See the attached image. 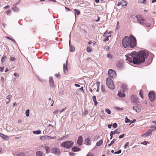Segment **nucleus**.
Returning a JSON list of instances; mask_svg holds the SVG:
<instances>
[{
  "instance_id": "f257e3e1",
  "label": "nucleus",
  "mask_w": 156,
  "mask_h": 156,
  "mask_svg": "<svg viewBox=\"0 0 156 156\" xmlns=\"http://www.w3.org/2000/svg\"><path fill=\"white\" fill-rule=\"evenodd\" d=\"M149 55L148 52L146 51H140L137 53L136 51L125 55L126 59L129 62H133L134 64H140L143 62Z\"/></svg>"
},
{
  "instance_id": "f03ea898",
  "label": "nucleus",
  "mask_w": 156,
  "mask_h": 156,
  "mask_svg": "<svg viewBox=\"0 0 156 156\" xmlns=\"http://www.w3.org/2000/svg\"><path fill=\"white\" fill-rule=\"evenodd\" d=\"M136 40L135 37L132 35L129 37L125 36L122 39V46L127 49L133 48L136 46Z\"/></svg>"
},
{
  "instance_id": "7ed1b4c3",
  "label": "nucleus",
  "mask_w": 156,
  "mask_h": 156,
  "mask_svg": "<svg viewBox=\"0 0 156 156\" xmlns=\"http://www.w3.org/2000/svg\"><path fill=\"white\" fill-rule=\"evenodd\" d=\"M106 83L108 88L111 90L114 89V85L112 80L110 78H107L106 80Z\"/></svg>"
},
{
  "instance_id": "20e7f679",
  "label": "nucleus",
  "mask_w": 156,
  "mask_h": 156,
  "mask_svg": "<svg viewBox=\"0 0 156 156\" xmlns=\"http://www.w3.org/2000/svg\"><path fill=\"white\" fill-rule=\"evenodd\" d=\"M73 144V142L71 141H69L62 142L61 144V146L62 147L66 148H69L72 146Z\"/></svg>"
},
{
  "instance_id": "39448f33",
  "label": "nucleus",
  "mask_w": 156,
  "mask_h": 156,
  "mask_svg": "<svg viewBox=\"0 0 156 156\" xmlns=\"http://www.w3.org/2000/svg\"><path fill=\"white\" fill-rule=\"evenodd\" d=\"M108 74L109 76L113 78L115 77L116 75L115 72L111 69H110L108 70Z\"/></svg>"
},
{
  "instance_id": "423d86ee",
  "label": "nucleus",
  "mask_w": 156,
  "mask_h": 156,
  "mask_svg": "<svg viewBox=\"0 0 156 156\" xmlns=\"http://www.w3.org/2000/svg\"><path fill=\"white\" fill-rule=\"evenodd\" d=\"M137 20L139 23L142 25H144L145 24L144 21L145 20L143 18H142L141 16L140 15H138L136 16Z\"/></svg>"
},
{
  "instance_id": "0eeeda50",
  "label": "nucleus",
  "mask_w": 156,
  "mask_h": 156,
  "mask_svg": "<svg viewBox=\"0 0 156 156\" xmlns=\"http://www.w3.org/2000/svg\"><path fill=\"white\" fill-rule=\"evenodd\" d=\"M51 152L56 155H58L60 153V150L58 148L55 147L51 149Z\"/></svg>"
},
{
  "instance_id": "6e6552de",
  "label": "nucleus",
  "mask_w": 156,
  "mask_h": 156,
  "mask_svg": "<svg viewBox=\"0 0 156 156\" xmlns=\"http://www.w3.org/2000/svg\"><path fill=\"white\" fill-rule=\"evenodd\" d=\"M148 96L150 100L153 102L155 100V94L154 93L151 92L148 94Z\"/></svg>"
},
{
  "instance_id": "1a4fd4ad",
  "label": "nucleus",
  "mask_w": 156,
  "mask_h": 156,
  "mask_svg": "<svg viewBox=\"0 0 156 156\" xmlns=\"http://www.w3.org/2000/svg\"><path fill=\"white\" fill-rule=\"evenodd\" d=\"M131 101L133 103H139V100L137 97L132 95L131 96Z\"/></svg>"
},
{
  "instance_id": "9d476101",
  "label": "nucleus",
  "mask_w": 156,
  "mask_h": 156,
  "mask_svg": "<svg viewBox=\"0 0 156 156\" xmlns=\"http://www.w3.org/2000/svg\"><path fill=\"white\" fill-rule=\"evenodd\" d=\"M49 80L50 86L51 87H54L55 85L52 77V76L50 77Z\"/></svg>"
},
{
  "instance_id": "9b49d317",
  "label": "nucleus",
  "mask_w": 156,
  "mask_h": 156,
  "mask_svg": "<svg viewBox=\"0 0 156 156\" xmlns=\"http://www.w3.org/2000/svg\"><path fill=\"white\" fill-rule=\"evenodd\" d=\"M153 131V129H149L148 130L147 132L144 133L142 135V136H150L151 135Z\"/></svg>"
},
{
  "instance_id": "f8f14e48",
  "label": "nucleus",
  "mask_w": 156,
  "mask_h": 156,
  "mask_svg": "<svg viewBox=\"0 0 156 156\" xmlns=\"http://www.w3.org/2000/svg\"><path fill=\"white\" fill-rule=\"evenodd\" d=\"M77 143L80 145H81L83 143V137L81 136H80L78 137Z\"/></svg>"
},
{
  "instance_id": "ddd939ff",
  "label": "nucleus",
  "mask_w": 156,
  "mask_h": 156,
  "mask_svg": "<svg viewBox=\"0 0 156 156\" xmlns=\"http://www.w3.org/2000/svg\"><path fill=\"white\" fill-rule=\"evenodd\" d=\"M67 63H68V61H67V60L66 61V64L64 63L63 64V69L64 72L65 73H66L68 71V69H67Z\"/></svg>"
},
{
  "instance_id": "4468645a",
  "label": "nucleus",
  "mask_w": 156,
  "mask_h": 156,
  "mask_svg": "<svg viewBox=\"0 0 156 156\" xmlns=\"http://www.w3.org/2000/svg\"><path fill=\"white\" fill-rule=\"evenodd\" d=\"M69 44L70 47L69 50L70 52H73L75 50V48L72 45L70 44V41L69 40Z\"/></svg>"
},
{
  "instance_id": "2eb2a0df",
  "label": "nucleus",
  "mask_w": 156,
  "mask_h": 156,
  "mask_svg": "<svg viewBox=\"0 0 156 156\" xmlns=\"http://www.w3.org/2000/svg\"><path fill=\"white\" fill-rule=\"evenodd\" d=\"M124 92L123 91H121L120 90L119 92H118V95L120 97H124L125 95Z\"/></svg>"
},
{
  "instance_id": "dca6fc26",
  "label": "nucleus",
  "mask_w": 156,
  "mask_h": 156,
  "mask_svg": "<svg viewBox=\"0 0 156 156\" xmlns=\"http://www.w3.org/2000/svg\"><path fill=\"white\" fill-rule=\"evenodd\" d=\"M90 139L89 137H87L85 139V143L87 145H89L90 144Z\"/></svg>"
},
{
  "instance_id": "f3484780",
  "label": "nucleus",
  "mask_w": 156,
  "mask_h": 156,
  "mask_svg": "<svg viewBox=\"0 0 156 156\" xmlns=\"http://www.w3.org/2000/svg\"><path fill=\"white\" fill-rule=\"evenodd\" d=\"M0 136L3 139L7 140L9 139V137L5 135L2 133H0Z\"/></svg>"
},
{
  "instance_id": "a211bd4d",
  "label": "nucleus",
  "mask_w": 156,
  "mask_h": 156,
  "mask_svg": "<svg viewBox=\"0 0 156 156\" xmlns=\"http://www.w3.org/2000/svg\"><path fill=\"white\" fill-rule=\"evenodd\" d=\"M133 109L135 110L137 112H139L140 109L137 106H134L133 107Z\"/></svg>"
},
{
  "instance_id": "6ab92c4d",
  "label": "nucleus",
  "mask_w": 156,
  "mask_h": 156,
  "mask_svg": "<svg viewBox=\"0 0 156 156\" xmlns=\"http://www.w3.org/2000/svg\"><path fill=\"white\" fill-rule=\"evenodd\" d=\"M103 140L102 139H101L99 141L97 142L96 143V146H100L103 143Z\"/></svg>"
},
{
  "instance_id": "aec40b11",
  "label": "nucleus",
  "mask_w": 156,
  "mask_h": 156,
  "mask_svg": "<svg viewBox=\"0 0 156 156\" xmlns=\"http://www.w3.org/2000/svg\"><path fill=\"white\" fill-rule=\"evenodd\" d=\"M36 156H42L43 154V152L41 151H38L36 152Z\"/></svg>"
},
{
  "instance_id": "412c9836",
  "label": "nucleus",
  "mask_w": 156,
  "mask_h": 156,
  "mask_svg": "<svg viewBox=\"0 0 156 156\" xmlns=\"http://www.w3.org/2000/svg\"><path fill=\"white\" fill-rule=\"evenodd\" d=\"M72 150L73 151L76 152L80 151V149L78 147H74L73 148Z\"/></svg>"
},
{
  "instance_id": "4be33fe9",
  "label": "nucleus",
  "mask_w": 156,
  "mask_h": 156,
  "mask_svg": "<svg viewBox=\"0 0 156 156\" xmlns=\"http://www.w3.org/2000/svg\"><path fill=\"white\" fill-rule=\"evenodd\" d=\"M74 11H75V17L76 18V15H79L80 13V11L77 10V9H74Z\"/></svg>"
},
{
  "instance_id": "5701e85b",
  "label": "nucleus",
  "mask_w": 156,
  "mask_h": 156,
  "mask_svg": "<svg viewBox=\"0 0 156 156\" xmlns=\"http://www.w3.org/2000/svg\"><path fill=\"white\" fill-rule=\"evenodd\" d=\"M127 4V2L124 0L122 1V5L123 6H126Z\"/></svg>"
},
{
  "instance_id": "b1692460",
  "label": "nucleus",
  "mask_w": 156,
  "mask_h": 156,
  "mask_svg": "<svg viewBox=\"0 0 156 156\" xmlns=\"http://www.w3.org/2000/svg\"><path fill=\"white\" fill-rule=\"evenodd\" d=\"M33 133L34 134H40L41 133V131L38 130L37 131H34L33 132Z\"/></svg>"
},
{
  "instance_id": "393cba45",
  "label": "nucleus",
  "mask_w": 156,
  "mask_h": 156,
  "mask_svg": "<svg viewBox=\"0 0 156 156\" xmlns=\"http://www.w3.org/2000/svg\"><path fill=\"white\" fill-rule=\"evenodd\" d=\"M122 88H123V90L122 91L124 92L127 89V86L125 84H123L122 85Z\"/></svg>"
},
{
  "instance_id": "a878e982",
  "label": "nucleus",
  "mask_w": 156,
  "mask_h": 156,
  "mask_svg": "<svg viewBox=\"0 0 156 156\" xmlns=\"http://www.w3.org/2000/svg\"><path fill=\"white\" fill-rule=\"evenodd\" d=\"M12 10L14 11H17L19 10V9L16 6L12 8Z\"/></svg>"
},
{
  "instance_id": "bb28decb",
  "label": "nucleus",
  "mask_w": 156,
  "mask_h": 156,
  "mask_svg": "<svg viewBox=\"0 0 156 156\" xmlns=\"http://www.w3.org/2000/svg\"><path fill=\"white\" fill-rule=\"evenodd\" d=\"M44 149L48 153L49 152V151L50 149L49 147L48 146H45Z\"/></svg>"
},
{
  "instance_id": "cd10ccee",
  "label": "nucleus",
  "mask_w": 156,
  "mask_h": 156,
  "mask_svg": "<svg viewBox=\"0 0 156 156\" xmlns=\"http://www.w3.org/2000/svg\"><path fill=\"white\" fill-rule=\"evenodd\" d=\"M112 133H113V134H116V133H118L119 134L120 133V132L119 131H118V129H116L115 131H111Z\"/></svg>"
},
{
  "instance_id": "c85d7f7f",
  "label": "nucleus",
  "mask_w": 156,
  "mask_h": 156,
  "mask_svg": "<svg viewBox=\"0 0 156 156\" xmlns=\"http://www.w3.org/2000/svg\"><path fill=\"white\" fill-rule=\"evenodd\" d=\"M87 51L88 52H91L92 51V49L89 46H87Z\"/></svg>"
},
{
  "instance_id": "c756f323",
  "label": "nucleus",
  "mask_w": 156,
  "mask_h": 156,
  "mask_svg": "<svg viewBox=\"0 0 156 156\" xmlns=\"http://www.w3.org/2000/svg\"><path fill=\"white\" fill-rule=\"evenodd\" d=\"M48 137V136H42L40 137V138L42 140H44L45 139L47 138Z\"/></svg>"
},
{
  "instance_id": "7c9ffc66",
  "label": "nucleus",
  "mask_w": 156,
  "mask_h": 156,
  "mask_svg": "<svg viewBox=\"0 0 156 156\" xmlns=\"http://www.w3.org/2000/svg\"><path fill=\"white\" fill-rule=\"evenodd\" d=\"M12 98V96L11 95H8L6 97V99H8L9 101H10L11 99Z\"/></svg>"
},
{
  "instance_id": "2f4dec72",
  "label": "nucleus",
  "mask_w": 156,
  "mask_h": 156,
  "mask_svg": "<svg viewBox=\"0 0 156 156\" xmlns=\"http://www.w3.org/2000/svg\"><path fill=\"white\" fill-rule=\"evenodd\" d=\"M30 111L29 109H27L26 112V115L27 117H28L29 116Z\"/></svg>"
},
{
  "instance_id": "473e14b6",
  "label": "nucleus",
  "mask_w": 156,
  "mask_h": 156,
  "mask_svg": "<svg viewBox=\"0 0 156 156\" xmlns=\"http://www.w3.org/2000/svg\"><path fill=\"white\" fill-rule=\"evenodd\" d=\"M142 92H143L142 90H141L140 91L139 94H140V96L142 98H143V94H142Z\"/></svg>"
},
{
  "instance_id": "72a5a7b5",
  "label": "nucleus",
  "mask_w": 156,
  "mask_h": 156,
  "mask_svg": "<svg viewBox=\"0 0 156 156\" xmlns=\"http://www.w3.org/2000/svg\"><path fill=\"white\" fill-rule=\"evenodd\" d=\"M131 121L130 120V119H129L127 117H126L125 119V122L126 123L130 122Z\"/></svg>"
},
{
  "instance_id": "f704fd0d",
  "label": "nucleus",
  "mask_w": 156,
  "mask_h": 156,
  "mask_svg": "<svg viewBox=\"0 0 156 156\" xmlns=\"http://www.w3.org/2000/svg\"><path fill=\"white\" fill-rule=\"evenodd\" d=\"M105 111L108 114H110L111 113L110 110L108 108L105 109Z\"/></svg>"
},
{
  "instance_id": "c9c22d12",
  "label": "nucleus",
  "mask_w": 156,
  "mask_h": 156,
  "mask_svg": "<svg viewBox=\"0 0 156 156\" xmlns=\"http://www.w3.org/2000/svg\"><path fill=\"white\" fill-rule=\"evenodd\" d=\"M101 90L103 92H104L105 91V87L103 85H102L101 86Z\"/></svg>"
},
{
  "instance_id": "e433bc0d",
  "label": "nucleus",
  "mask_w": 156,
  "mask_h": 156,
  "mask_svg": "<svg viewBox=\"0 0 156 156\" xmlns=\"http://www.w3.org/2000/svg\"><path fill=\"white\" fill-rule=\"evenodd\" d=\"M109 49V47L108 46H106L104 48V50L106 51H107Z\"/></svg>"
},
{
  "instance_id": "4c0bfd02",
  "label": "nucleus",
  "mask_w": 156,
  "mask_h": 156,
  "mask_svg": "<svg viewBox=\"0 0 156 156\" xmlns=\"http://www.w3.org/2000/svg\"><path fill=\"white\" fill-rule=\"evenodd\" d=\"M6 59V56H5L3 57L1 59V61L2 62H3V61H5Z\"/></svg>"
},
{
  "instance_id": "58836bf2",
  "label": "nucleus",
  "mask_w": 156,
  "mask_h": 156,
  "mask_svg": "<svg viewBox=\"0 0 156 156\" xmlns=\"http://www.w3.org/2000/svg\"><path fill=\"white\" fill-rule=\"evenodd\" d=\"M6 13L7 14V15H8L9 14H11V10H7L6 11Z\"/></svg>"
},
{
  "instance_id": "ea45409f",
  "label": "nucleus",
  "mask_w": 156,
  "mask_h": 156,
  "mask_svg": "<svg viewBox=\"0 0 156 156\" xmlns=\"http://www.w3.org/2000/svg\"><path fill=\"white\" fill-rule=\"evenodd\" d=\"M147 143H149V142L147 141H144L143 142H142L141 143V144H144V145H146Z\"/></svg>"
},
{
  "instance_id": "a19ab883",
  "label": "nucleus",
  "mask_w": 156,
  "mask_h": 156,
  "mask_svg": "<svg viewBox=\"0 0 156 156\" xmlns=\"http://www.w3.org/2000/svg\"><path fill=\"white\" fill-rule=\"evenodd\" d=\"M37 79H38L40 81L42 82H44L45 81V80L44 79H43L42 78H41L39 77H38L37 78Z\"/></svg>"
},
{
  "instance_id": "79ce46f5",
  "label": "nucleus",
  "mask_w": 156,
  "mask_h": 156,
  "mask_svg": "<svg viewBox=\"0 0 156 156\" xmlns=\"http://www.w3.org/2000/svg\"><path fill=\"white\" fill-rule=\"evenodd\" d=\"M6 38L9 40L12 41L14 42V43H15V41L13 39L7 36V37H6Z\"/></svg>"
},
{
  "instance_id": "37998d69",
  "label": "nucleus",
  "mask_w": 156,
  "mask_h": 156,
  "mask_svg": "<svg viewBox=\"0 0 156 156\" xmlns=\"http://www.w3.org/2000/svg\"><path fill=\"white\" fill-rule=\"evenodd\" d=\"M122 152V151L121 150H118L117 151H116L115 152L114 154H119L120 153H121Z\"/></svg>"
},
{
  "instance_id": "c03bdc74",
  "label": "nucleus",
  "mask_w": 156,
  "mask_h": 156,
  "mask_svg": "<svg viewBox=\"0 0 156 156\" xmlns=\"http://www.w3.org/2000/svg\"><path fill=\"white\" fill-rule=\"evenodd\" d=\"M109 36H107V37H106L104 39V41H105V42L107 41H108V40H109V39H108V37H109Z\"/></svg>"
},
{
  "instance_id": "a18cd8bd",
  "label": "nucleus",
  "mask_w": 156,
  "mask_h": 156,
  "mask_svg": "<svg viewBox=\"0 0 156 156\" xmlns=\"http://www.w3.org/2000/svg\"><path fill=\"white\" fill-rule=\"evenodd\" d=\"M129 143L128 142L126 143L124 146V148L125 149H126V148L129 145Z\"/></svg>"
},
{
  "instance_id": "49530a36",
  "label": "nucleus",
  "mask_w": 156,
  "mask_h": 156,
  "mask_svg": "<svg viewBox=\"0 0 156 156\" xmlns=\"http://www.w3.org/2000/svg\"><path fill=\"white\" fill-rule=\"evenodd\" d=\"M146 0H143L142 1V0H140L139 2L140 3H142V4H145V2Z\"/></svg>"
},
{
  "instance_id": "de8ad7c7",
  "label": "nucleus",
  "mask_w": 156,
  "mask_h": 156,
  "mask_svg": "<svg viewBox=\"0 0 156 156\" xmlns=\"http://www.w3.org/2000/svg\"><path fill=\"white\" fill-rule=\"evenodd\" d=\"M48 138L49 139H56V136H53V137H52V136H48Z\"/></svg>"
},
{
  "instance_id": "09e8293b",
  "label": "nucleus",
  "mask_w": 156,
  "mask_h": 156,
  "mask_svg": "<svg viewBox=\"0 0 156 156\" xmlns=\"http://www.w3.org/2000/svg\"><path fill=\"white\" fill-rule=\"evenodd\" d=\"M92 98H93V101L94 102L96 101H97L96 97L95 96H93Z\"/></svg>"
},
{
  "instance_id": "8fccbe9b",
  "label": "nucleus",
  "mask_w": 156,
  "mask_h": 156,
  "mask_svg": "<svg viewBox=\"0 0 156 156\" xmlns=\"http://www.w3.org/2000/svg\"><path fill=\"white\" fill-rule=\"evenodd\" d=\"M112 126L113 127L116 128L117 126V124L116 123H115L113 124Z\"/></svg>"
},
{
  "instance_id": "3c124183",
  "label": "nucleus",
  "mask_w": 156,
  "mask_h": 156,
  "mask_svg": "<svg viewBox=\"0 0 156 156\" xmlns=\"http://www.w3.org/2000/svg\"><path fill=\"white\" fill-rule=\"evenodd\" d=\"M14 75L16 77H18L19 76V74L17 73H15L14 74Z\"/></svg>"
},
{
  "instance_id": "603ef678",
  "label": "nucleus",
  "mask_w": 156,
  "mask_h": 156,
  "mask_svg": "<svg viewBox=\"0 0 156 156\" xmlns=\"http://www.w3.org/2000/svg\"><path fill=\"white\" fill-rule=\"evenodd\" d=\"M107 57L109 58H112V56L111 54H108L107 55Z\"/></svg>"
},
{
  "instance_id": "864d4df0",
  "label": "nucleus",
  "mask_w": 156,
  "mask_h": 156,
  "mask_svg": "<svg viewBox=\"0 0 156 156\" xmlns=\"http://www.w3.org/2000/svg\"><path fill=\"white\" fill-rule=\"evenodd\" d=\"M125 135V134H122L120 135L119 136V138H122V137H123V136H124Z\"/></svg>"
},
{
  "instance_id": "5fc2aeb1",
  "label": "nucleus",
  "mask_w": 156,
  "mask_h": 156,
  "mask_svg": "<svg viewBox=\"0 0 156 156\" xmlns=\"http://www.w3.org/2000/svg\"><path fill=\"white\" fill-rule=\"evenodd\" d=\"M88 113V111L86 110L84 111L83 113V115H86Z\"/></svg>"
},
{
  "instance_id": "6e6d98bb",
  "label": "nucleus",
  "mask_w": 156,
  "mask_h": 156,
  "mask_svg": "<svg viewBox=\"0 0 156 156\" xmlns=\"http://www.w3.org/2000/svg\"><path fill=\"white\" fill-rule=\"evenodd\" d=\"M86 156H94L93 154L90 153H88Z\"/></svg>"
},
{
  "instance_id": "4d7b16f0",
  "label": "nucleus",
  "mask_w": 156,
  "mask_h": 156,
  "mask_svg": "<svg viewBox=\"0 0 156 156\" xmlns=\"http://www.w3.org/2000/svg\"><path fill=\"white\" fill-rule=\"evenodd\" d=\"M108 34V32L107 31H106L105 33L104 34L103 36L104 37H106L107 34Z\"/></svg>"
},
{
  "instance_id": "13d9d810",
  "label": "nucleus",
  "mask_w": 156,
  "mask_h": 156,
  "mask_svg": "<svg viewBox=\"0 0 156 156\" xmlns=\"http://www.w3.org/2000/svg\"><path fill=\"white\" fill-rule=\"evenodd\" d=\"M100 85V82H96V85L97 86V87H99V86Z\"/></svg>"
},
{
  "instance_id": "bf43d9fd",
  "label": "nucleus",
  "mask_w": 156,
  "mask_h": 156,
  "mask_svg": "<svg viewBox=\"0 0 156 156\" xmlns=\"http://www.w3.org/2000/svg\"><path fill=\"white\" fill-rule=\"evenodd\" d=\"M55 76L57 77H59L60 76V74L59 73H56L55 74Z\"/></svg>"
},
{
  "instance_id": "052dcab7",
  "label": "nucleus",
  "mask_w": 156,
  "mask_h": 156,
  "mask_svg": "<svg viewBox=\"0 0 156 156\" xmlns=\"http://www.w3.org/2000/svg\"><path fill=\"white\" fill-rule=\"evenodd\" d=\"M4 68V67H0V71L2 72L3 71Z\"/></svg>"
},
{
  "instance_id": "680f3d73",
  "label": "nucleus",
  "mask_w": 156,
  "mask_h": 156,
  "mask_svg": "<svg viewBox=\"0 0 156 156\" xmlns=\"http://www.w3.org/2000/svg\"><path fill=\"white\" fill-rule=\"evenodd\" d=\"M112 133H112L111 132V133H110V136H111L110 139H112V138L113 135V134Z\"/></svg>"
},
{
  "instance_id": "e2e57ef3",
  "label": "nucleus",
  "mask_w": 156,
  "mask_h": 156,
  "mask_svg": "<svg viewBox=\"0 0 156 156\" xmlns=\"http://www.w3.org/2000/svg\"><path fill=\"white\" fill-rule=\"evenodd\" d=\"M10 60L12 61H14L16 59L14 57H11L10 58Z\"/></svg>"
},
{
  "instance_id": "0e129e2a",
  "label": "nucleus",
  "mask_w": 156,
  "mask_h": 156,
  "mask_svg": "<svg viewBox=\"0 0 156 156\" xmlns=\"http://www.w3.org/2000/svg\"><path fill=\"white\" fill-rule=\"evenodd\" d=\"M79 90L81 91H83V87H82L79 89Z\"/></svg>"
},
{
  "instance_id": "69168bd1",
  "label": "nucleus",
  "mask_w": 156,
  "mask_h": 156,
  "mask_svg": "<svg viewBox=\"0 0 156 156\" xmlns=\"http://www.w3.org/2000/svg\"><path fill=\"white\" fill-rule=\"evenodd\" d=\"M69 154L70 156H74V154L73 153L70 152Z\"/></svg>"
},
{
  "instance_id": "338daca9",
  "label": "nucleus",
  "mask_w": 156,
  "mask_h": 156,
  "mask_svg": "<svg viewBox=\"0 0 156 156\" xmlns=\"http://www.w3.org/2000/svg\"><path fill=\"white\" fill-rule=\"evenodd\" d=\"M74 85L76 87H80V85L77 84H76V83H75L74 84Z\"/></svg>"
},
{
  "instance_id": "774afa93",
  "label": "nucleus",
  "mask_w": 156,
  "mask_h": 156,
  "mask_svg": "<svg viewBox=\"0 0 156 156\" xmlns=\"http://www.w3.org/2000/svg\"><path fill=\"white\" fill-rule=\"evenodd\" d=\"M151 128L154 129L155 130L156 129V126H152L151 127Z\"/></svg>"
}]
</instances>
